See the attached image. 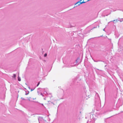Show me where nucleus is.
Returning <instances> with one entry per match:
<instances>
[{"instance_id":"nucleus-1","label":"nucleus","mask_w":123,"mask_h":123,"mask_svg":"<svg viewBox=\"0 0 123 123\" xmlns=\"http://www.w3.org/2000/svg\"><path fill=\"white\" fill-rule=\"evenodd\" d=\"M85 2H84L83 1L82 2H77L75 4H78V6H79V5H80L81 4H82L83 3H85Z\"/></svg>"},{"instance_id":"nucleus-2","label":"nucleus","mask_w":123,"mask_h":123,"mask_svg":"<svg viewBox=\"0 0 123 123\" xmlns=\"http://www.w3.org/2000/svg\"><path fill=\"white\" fill-rule=\"evenodd\" d=\"M119 21V20L117 19L116 20H113L112 21H113V22H114L115 21L116 22H118Z\"/></svg>"},{"instance_id":"nucleus-3","label":"nucleus","mask_w":123,"mask_h":123,"mask_svg":"<svg viewBox=\"0 0 123 123\" xmlns=\"http://www.w3.org/2000/svg\"><path fill=\"white\" fill-rule=\"evenodd\" d=\"M16 76V75L15 74H14L13 75V78H15Z\"/></svg>"},{"instance_id":"nucleus-4","label":"nucleus","mask_w":123,"mask_h":123,"mask_svg":"<svg viewBox=\"0 0 123 123\" xmlns=\"http://www.w3.org/2000/svg\"><path fill=\"white\" fill-rule=\"evenodd\" d=\"M47 55V54L46 53L44 55V57H45Z\"/></svg>"},{"instance_id":"nucleus-5","label":"nucleus","mask_w":123,"mask_h":123,"mask_svg":"<svg viewBox=\"0 0 123 123\" xmlns=\"http://www.w3.org/2000/svg\"><path fill=\"white\" fill-rule=\"evenodd\" d=\"M40 84V82H39L38 83V84H37V86H38Z\"/></svg>"},{"instance_id":"nucleus-6","label":"nucleus","mask_w":123,"mask_h":123,"mask_svg":"<svg viewBox=\"0 0 123 123\" xmlns=\"http://www.w3.org/2000/svg\"><path fill=\"white\" fill-rule=\"evenodd\" d=\"M18 80L19 81H20V79H19V78H18Z\"/></svg>"},{"instance_id":"nucleus-7","label":"nucleus","mask_w":123,"mask_h":123,"mask_svg":"<svg viewBox=\"0 0 123 123\" xmlns=\"http://www.w3.org/2000/svg\"><path fill=\"white\" fill-rule=\"evenodd\" d=\"M21 98V99H22L23 100H25L24 99L22 98Z\"/></svg>"},{"instance_id":"nucleus-8","label":"nucleus","mask_w":123,"mask_h":123,"mask_svg":"<svg viewBox=\"0 0 123 123\" xmlns=\"http://www.w3.org/2000/svg\"><path fill=\"white\" fill-rule=\"evenodd\" d=\"M76 61H78V60H76Z\"/></svg>"},{"instance_id":"nucleus-9","label":"nucleus","mask_w":123,"mask_h":123,"mask_svg":"<svg viewBox=\"0 0 123 123\" xmlns=\"http://www.w3.org/2000/svg\"><path fill=\"white\" fill-rule=\"evenodd\" d=\"M76 61H78V60H76Z\"/></svg>"}]
</instances>
